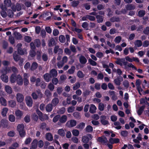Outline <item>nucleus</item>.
<instances>
[{
  "instance_id": "58836bf2",
  "label": "nucleus",
  "mask_w": 149,
  "mask_h": 149,
  "mask_svg": "<svg viewBox=\"0 0 149 149\" xmlns=\"http://www.w3.org/2000/svg\"><path fill=\"white\" fill-rule=\"evenodd\" d=\"M9 120L11 122H14L15 121V118L14 115L11 114L8 117Z\"/></svg>"
},
{
  "instance_id": "6ab92c4d",
  "label": "nucleus",
  "mask_w": 149,
  "mask_h": 149,
  "mask_svg": "<svg viewBox=\"0 0 149 149\" xmlns=\"http://www.w3.org/2000/svg\"><path fill=\"white\" fill-rule=\"evenodd\" d=\"M51 77H52L51 75H50V74L48 73L44 75V79L47 82H49V81Z\"/></svg>"
},
{
  "instance_id": "c03bdc74",
  "label": "nucleus",
  "mask_w": 149,
  "mask_h": 149,
  "mask_svg": "<svg viewBox=\"0 0 149 149\" xmlns=\"http://www.w3.org/2000/svg\"><path fill=\"white\" fill-rule=\"evenodd\" d=\"M96 18L98 22L99 23L103 21V17L99 15H97L96 16Z\"/></svg>"
},
{
  "instance_id": "864d4df0",
  "label": "nucleus",
  "mask_w": 149,
  "mask_h": 149,
  "mask_svg": "<svg viewBox=\"0 0 149 149\" xmlns=\"http://www.w3.org/2000/svg\"><path fill=\"white\" fill-rule=\"evenodd\" d=\"M75 70V68L74 66L71 67V68L68 70V72L70 74H72L74 73Z\"/></svg>"
},
{
  "instance_id": "473e14b6",
  "label": "nucleus",
  "mask_w": 149,
  "mask_h": 149,
  "mask_svg": "<svg viewBox=\"0 0 149 149\" xmlns=\"http://www.w3.org/2000/svg\"><path fill=\"white\" fill-rule=\"evenodd\" d=\"M50 75H52V77L56 76L57 72V71L54 69H53L50 72Z\"/></svg>"
},
{
  "instance_id": "5fc2aeb1",
  "label": "nucleus",
  "mask_w": 149,
  "mask_h": 149,
  "mask_svg": "<svg viewBox=\"0 0 149 149\" xmlns=\"http://www.w3.org/2000/svg\"><path fill=\"white\" fill-rule=\"evenodd\" d=\"M65 111V109L64 107L62 108L58 111V113L62 114L64 113Z\"/></svg>"
},
{
  "instance_id": "72a5a7b5",
  "label": "nucleus",
  "mask_w": 149,
  "mask_h": 149,
  "mask_svg": "<svg viewBox=\"0 0 149 149\" xmlns=\"http://www.w3.org/2000/svg\"><path fill=\"white\" fill-rule=\"evenodd\" d=\"M38 66V64L37 63L35 62H33L31 67V70H35Z\"/></svg>"
},
{
  "instance_id": "0e129e2a",
  "label": "nucleus",
  "mask_w": 149,
  "mask_h": 149,
  "mask_svg": "<svg viewBox=\"0 0 149 149\" xmlns=\"http://www.w3.org/2000/svg\"><path fill=\"white\" fill-rule=\"evenodd\" d=\"M107 45L111 48H113L115 47V45L114 43H111L109 41H108L107 42Z\"/></svg>"
},
{
  "instance_id": "aec40b11",
  "label": "nucleus",
  "mask_w": 149,
  "mask_h": 149,
  "mask_svg": "<svg viewBox=\"0 0 149 149\" xmlns=\"http://www.w3.org/2000/svg\"><path fill=\"white\" fill-rule=\"evenodd\" d=\"M17 83L19 85H22L23 84L22 78L20 75L17 76Z\"/></svg>"
},
{
  "instance_id": "2f4dec72",
  "label": "nucleus",
  "mask_w": 149,
  "mask_h": 149,
  "mask_svg": "<svg viewBox=\"0 0 149 149\" xmlns=\"http://www.w3.org/2000/svg\"><path fill=\"white\" fill-rule=\"evenodd\" d=\"M135 45L136 47H140L142 45V42L140 40H137L134 42Z\"/></svg>"
},
{
  "instance_id": "dca6fc26",
  "label": "nucleus",
  "mask_w": 149,
  "mask_h": 149,
  "mask_svg": "<svg viewBox=\"0 0 149 149\" xmlns=\"http://www.w3.org/2000/svg\"><path fill=\"white\" fill-rule=\"evenodd\" d=\"M59 102V100L58 98H54L52 101V104L53 106H55L57 105Z\"/></svg>"
},
{
  "instance_id": "c9c22d12",
  "label": "nucleus",
  "mask_w": 149,
  "mask_h": 149,
  "mask_svg": "<svg viewBox=\"0 0 149 149\" xmlns=\"http://www.w3.org/2000/svg\"><path fill=\"white\" fill-rule=\"evenodd\" d=\"M122 80V79L121 80L120 79L118 78L114 79V82L116 85L118 86H120L121 84V82Z\"/></svg>"
},
{
  "instance_id": "ea45409f",
  "label": "nucleus",
  "mask_w": 149,
  "mask_h": 149,
  "mask_svg": "<svg viewBox=\"0 0 149 149\" xmlns=\"http://www.w3.org/2000/svg\"><path fill=\"white\" fill-rule=\"evenodd\" d=\"M145 14V11L143 10H140L138 12V15L140 17L143 16Z\"/></svg>"
},
{
  "instance_id": "3c124183",
  "label": "nucleus",
  "mask_w": 149,
  "mask_h": 149,
  "mask_svg": "<svg viewBox=\"0 0 149 149\" xmlns=\"http://www.w3.org/2000/svg\"><path fill=\"white\" fill-rule=\"evenodd\" d=\"M80 84L79 83H75L73 86V89L74 90H77L80 87Z\"/></svg>"
},
{
  "instance_id": "c85d7f7f",
  "label": "nucleus",
  "mask_w": 149,
  "mask_h": 149,
  "mask_svg": "<svg viewBox=\"0 0 149 149\" xmlns=\"http://www.w3.org/2000/svg\"><path fill=\"white\" fill-rule=\"evenodd\" d=\"M55 43V40L54 38H52L50 39L49 41L48 45L49 46L51 47L53 46Z\"/></svg>"
},
{
  "instance_id": "37998d69",
  "label": "nucleus",
  "mask_w": 149,
  "mask_h": 149,
  "mask_svg": "<svg viewBox=\"0 0 149 149\" xmlns=\"http://www.w3.org/2000/svg\"><path fill=\"white\" fill-rule=\"evenodd\" d=\"M121 40V37L120 36H118L116 37L114 41L115 43L118 44L120 42Z\"/></svg>"
},
{
  "instance_id": "603ef678",
  "label": "nucleus",
  "mask_w": 149,
  "mask_h": 149,
  "mask_svg": "<svg viewBox=\"0 0 149 149\" xmlns=\"http://www.w3.org/2000/svg\"><path fill=\"white\" fill-rule=\"evenodd\" d=\"M74 109L75 107H70L68 108L67 111L69 113L72 112L74 111Z\"/></svg>"
},
{
  "instance_id": "9d476101",
  "label": "nucleus",
  "mask_w": 149,
  "mask_h": 149,
  "mask_svg": "<svg viewBox=\"0 0 149 149\" xmlns=\"http://www.w3.org/2000/svg\"><path fill=\"white\" fill-rule=\"evenodd\" d=\"M38 141L35 139L33 141L31 144L30 149H36L37 147Z\"/></svg>"
},
{
  "instance_id": "4be33fe9",
  "label": "nucleus",
  "mask_w": 149,
  "mask_h": 149,
  "mask_svg": "<svg viewBox=\"0 0 149 149\" xmlns=\"http://www.w3.org/2000/svg\"><path fill=\"white\" fill-rule=\"evenodd\" d=\"M67 117L65 115L62 116L59 119V121L61 123H64L67 120Z\"/></svg>"
},
{
  "instance_id": "ddd939ff",
  "label": "nucleus",
  "mask_w": 149,
  "mask_h": 149,
  "mask_svg": "<svg viewBox=\"0 0 149 149\" xmlns=\"http://www.w3.org/2000/svg\"><path fill=\"white\" fill-rule=\"evenodd\" d=\"M8 111V108L4 107L2 108L1 110V114L3 116H6L7 113Z\"/></svg>"
},
{
  "instance_id": "39448f33",
  "label": "nucleus",
  "mask_w": 149,
  "mask_h": 149,
  "mask_svg": "<svg viewBox=\"0 0 149 149\" xmlns=\"http://www.w3.org/2000/svg\"><path fill=\"white\" fill-rule=\"evenodd\" d=\"M0 8L2 10L1 12V16L3 17H6L7 15V14L5 12L6 8L5 7H4L3 4H1L0 5Z\"/></svg>"
},
{
  "instance_id": "774afa93",
  "label": "nucleus",
  "mask_w": 149,
  "mask_h": 149,
  "mask_svg": "<svg viewBox=\"0 0 149 149\" xmlns=\"http://www.w3.org/2000/svg\"><path fill=\"white\" fill-rule=\"evenodd\" d=\"M35 44L37 47H39L40 45V40L38 39L36 40H35Z\"/></svg>"
},
{
  "instance_id": "6e6d98bb",
  "label": "nucleus",
  "mask_w": 149,
  "mask_h": 149,
  "mask_svg": "<svg viewBox=\"0 0 149 149\" xmlns=\"http://www.w3.org/2000/svg\"><path fill=\"white\" fill-rule=\"evenodd\" d=\"M53 35L55 36H57L59 34V31L58 29H54L53 31Z\"/></svg>"
},
{
  "instance_id": "bb28decb",
  "label": "nucleus",
  "mask_w": 149,
  "mask_h": 149,
  "mask_svg": "<svg viewBox=\"0 0 149 149\" xmlns=\"http://www.w3.org/2000/svg\"><path fill=\"white\" fill-rule=\"evenodd\" d=\"M57 133L62 136H64L65 135L64 130L63 129H59Z\"/></svg>"
},
{
  "instance_id": "8fccbe9b",
  "label": "nucleus",
  "mask_w": 149,
  "mask_h": 149,
  "mask_svg": "<svg viewBox=\"0 0 149 149\" xmlns=\"http://www.w3.org/2000/svg\"><path fill=\"white\" fill-rule=\"evenodd\" d=\"M144 107L142 106L140 107L139 109L137 110V113L139 115H140L141 114L144 109Z\"/></svg>"
},
{
  "instance_id": "a878e982",
  "label": "nucleus",
  "mask_w": 149,
  "mask_h": 149,
  "mask_svg": "<svg viewBox=\"0 0 149 149\" xmlns=\"http://www.w3.org/2000/svg\"><path fill=\"white\" fill-rule=\"evenodd\" d=\"M16 80H17V76L16 77L15 74H12L10 78L11 83H13L15 82Z\"/></svg>"
},
{
  "instance_id": "bf43d9fd",
  "label": "nucleus",
  "mask_w": 149,
  "mask_h": 149,
  "mask_svg": "<svg viewBox=\"0 0 149 149\" xmlns=\"http://www.w3.org/2000/svg\"><path fill=\"white\" fill-rule=\"evenodd\" d=\"M111 120L113 121L114 122L116 121L117 119V116L115 115H113L110 117Z\"/></svg>"
},
{
  "instance_id": "69168bd1",
  "label": "nucleus",
  "mask_w": 149,
  "mask_h": 149,
  "mask_svg": "<svg viewBox=\"0 0 149 149\" xmlns=\"http://www.w3.org/2000/svg\"><path fill=\"white\" fill-rule=\"evenodd\" d=\"M73 116L74 117L76 118H80V117L79 113L77 112H75L74 113Z\"/></svg>"
},
{
  "instance_id": "09e8293b",
  "label": "nucleus",
  "mask_w": 149,
  "mask_h": 149,
  "mask_svg": "<svg viewBox=\"0 0 149 149\" xmlns=\"http://www.w3.org/2000/svg\"><path fill=\"white\" fill-rule=\"evenodd\" d=\"M77 75L78 77L80 78H82L84 76V75L82 72L80 71H79L77 72Z\"/></svg>"
},
{
  "instance_id": "e433bc0d",
  "label": "nucleus",
  "mask_w": 149,
  "mask_h": 149,
  "mask_svg": "<svg viewBox=\"0 0 149 149\" xmlns=\"http://www.w3.org/2000/svg\"><path fill=\"white\" fill-rule=\"evenodd\" d=\"M73 135L75 136H77L79 134V130L77 129L73 130L72 131Z\"/></svg>"
},
{
  "instance_id": "4c0bfd02",
  "label": "nucleus",
  "mask_w": 149,
  "mask_h": 149,
  "mask_svg": "<svg viewBox=\"0 0 149 149\" xmlns=\"http://www.w3.org/2000/svg\"><path fill=\"white\" fill-rule=\"evenodd\" d=\"M85 129L86 131L88 132H91L93 131V127L89 125L87 126Z\"/></svg>"
},
{
  "instance_id": "e2e57ef3",
  "label": "nucleus",
  "mask_w": 149,
  "mask_h": 149,
  "mask_svg": "<svg viewBox=\"0 0 149 149\" xmlns=\"http://www.w3.org/2000/svg\"><path fill=\"white\" fill-rule=\"evenodd\" d=\"M8 16L10 17H13V11L11 10H9L7 12Z\"/></svg>"
},
{
  "instance_id": "f03ea898",
  "label": "nucleus",
  "mask_w": 149,
  "mask_h": 149,
  "mask_svg": "<svg viewBox=\"0 0 149 149\" xmlns=\"http://www.w3.org/2000/svg\"><path fill=\"white\" fill-rule=\"evenodd\" d=\"M9 71L7 69L6 70L3 71V74L1 76V79L2 81L5 83H7L8 81V77L4 74V73L6 74L7 73L9 72Z\"/></svg>"
},
{
  "instance_id": "cd10ccee",
  "label": "nucleus",
  "mask_w": 149,
  "mask_h": 149,
  "mask_svg": "<svg viewBox=\"0 0 149 149\" xmlns=\"http://www.w3.org/2000/svg\"><path fill=\"white\" fill-rule=\"evenodd\" d=\"M52 105L50 104H48L46 107V109L48 112H50L52 109Z\"/></svg>"
},
{
  "instance_id": "1a4fd4ad",
  "label": "nucleus",
  "mask_w": 149,
  "mask_h": 149,
  "mask_svg": "<svg viewBox=\"0 0 149 149\" xmlns=\"http://www.w3.org/2000/svg\"><path fill=\"white\" fill-rule=\"evenodd\" d=\"M17 100L18 102H22L24 100V97L21 94L18 93L16 95Z\"/></svg>"
},
{
  "instance_id": "423d86ee",
  "label": "nucleus",
  "mask_w": 149,
  "mask_h": 149,
  "mask_svg": "<svg viewBox=\"0 0 149 149\" xmlns=\"http://www.w3.org/2000/svg\"><path fill=\"white\" fill-rule=\"evenodd\" d=\"M106 116L104 115L100 117V121L102 124L104 125H105L108 123V122L106 120Z\"/></svg>"
},
{
  "instance_id": "f704fd0d",
  "label": "nucleus",
  "mask_w": 149,
  "mask_h": 149,
  "mask_svg": "<svg viewBox=\"0 0 149 149\" xmlns=\"http://www.w3.org/2000/svg\"><path fill=\"white\" fill-rule=\"evenodd\" d=\"M105 107L104 104L102 103H100L99 104L98 108L100 111H103Z\"/></svg>"
},
{
  "instance_id": "f3484780",
  "label": "nucleus",
  "mask_w": 149,
  "mask_h": 149,
  "mask_svg": "<svg viewBox=\"0 0 149 149\" xmlns=\"http://www.w3.org/2000/svg\"><path fill=\"white\" fill-rule=\"evenodd\" d=\"M8 105L11 107H14L16 105V102L14 100H10L8 102Z\"/></svg>"
},
{
  "instance_id": "9b49d317",
  "label": "nucleus",
  "mask_w": 149,
  "mask_h": 149,
  "mask_svg": "<svg viewBox=\"0 0 149 149\" xmlns=\"http://www.w3.org/2000/svg\"><path fill=\"white\" fill-rule=\"evenodd\" d=\"M97 109L96 107L93 104H91L89 109V112L91 113H95Z\"/></svg>"
},
{
  "instance_id": "79ce46f5",
  "label": "nucleus",
  "mask_w": 149,
  "mask_h": 149,
  "mask_svg": "<svg viewBox=\"0 0 149 149\" xmlns=\"http://www.w3.org/2000/svg\"><path fill=\"white\" fill-rule=\"evenodd\" d=\"M59 40L60 42H61L64 43L65 41V37L64 36L61 35L59 36Z\"/></svg>"
},
{
  "instance_id": "5701e85b",
  "label": "nucleus",
  "mask_w": 149,
  "mask_h": 149,
  "mask_svg": "<svg viewBox=\"0 0 149 149\" xmlns=\"http://www.w3.org/2000/svg\"><path fill=\"white\" fill-rule=\"evenodd\" d=\"M97 141H98L103 143H106L107 141V138L104 136L99 137L97 139Z\"/></svg>"
},
{
  "instance_id": "052dcab7",
  "label": "nucleus",
  "mask_w": 149,
  "mask_h": 149,
  "mask_svg": "<svg viewBox=\"0 0 149 149\" xmlns=\"http://www.w3.org/2000/svg\"><path fill=\"white\" fill-rule=\"evenodd\" d=\"M127 66L131 68L133 70H136V68L131 63H128Z\"/></svg>"
},
{
  "instance_id": "393cba45",
  "label": "nucleus",
  "mask_w": 149,
  "mask_h": 149,
  "mask_svg": "<svg viewBox=\"0 0 149 149\" xmlns=\"http://www.w3.org/2000/svg\"><path fill=\"white\" fill-rule=\"evenodd\" d=\"M135 8V6L132 4L127 5L126 7V9L127 10H134Z\"/></svg>"
},
{
  "instance_id": "4468645a",
  "label": "nucleus",
  "mask_w": 149,
  "mask_h": 149,
  "mask_svg": "<svg viewBox=\"0 0 149 149\" xmlns=\"http://www.w3.org/2000/svg\"><path fill=\"white\" fill-rule=\"evenodd\" d=\"M0 103L1 105L5 107L7 105V101L3 97H1L0 98Z\"/></svg>"
},
{
  "instance_id": "49530a36",
  "label": "nucleus",
  "mask_w": 149,
  "mask_h": 149,
  "mask_svg": "<svg viewBox=\"0 0 149 149\" xmlns=\"http://www.w3.org/2000/svg\"><path fill=\"white\" fill-rule=\"evenodd\" d=\"M36 111L38 115L40 117V120H42L43 119V118L42 117V116H43L42 113L38 109H37Z\"/></svg>"
},
{
  "instance_id": "de8ad7c7",
  "label": "nucleus",
  "mask_w": 149,
  "mask_h": 149,
  "mask_svg": "<svg viewBox=\"0 0 149 149\" xmlns=\"http://www.w3.org/2000/svg\"><path fill=\"white\" fill-rule=\"evenodd\" d=\"M88 62L91 65L93 66H95L97 65L96 63L91 58L88 59Z\"/></svg>"
},
{
  "instance_id": "13d9d810",
  "label": "nucleus",
  "mask_w": 149,
  "mask_h": 149,
  "mask_svg": "<svg viewBox=\"0 0 149 149\" xmlns=\"http://www.w3.org/2000/svg\"><path fill=\"white\" fill-rule=\"evenodd\" d=\"M70 48L71 50L74 53H76V49L75 47L73 45H71L70 47Z\"/></svg>"
},
{
  "instance_id": "b1692460",
  "label": "nucleus",
  "mask_w": 149,
  "mask_h": 149,
  "mask_svg": "<svg viewBox=\"0 0 149 149\" xmlns=\"http://www.w3.org/2000/svg\"><path fill=\"white\" fill-rule=\"evenodd\" d=\"M46 139L49 141H52L53 139V137L50 133H47L46 135Z\"/></svg>"
},
{
  "instance_id": "680f3d73",
  "label": "nucleus",
  "mask_w": 149,
  "mask_h": 149,
  "mask_svg": "<svg viewBox=\"0 0 149 149\" xmlns=\"http://www.w3.org/2000/svg\"><path fill=\"white\" fill-rule=\"evenodd\" d=\"M31 139L30 137L26 139L24 143L26 145L29 144L31 141Z\"/></svg>"
},
{
  "instance_id": "a18cd8bd",
  "label": "nucleus",
  "mask_w": 149,
  "mask_h": 149,
  "mask_svg": "<svg viewBox=\"0 0 149 149\" xmlns=\"http://www.w3.org/2000/svg\"><path fill=\"white\" fill-rule=\"evenodd\" d=\"M17 50L18 53L20 54L23 55L26 53V50L25 49L23 50L21 49H18Z\"/></svg>"
},
{
  "instance_id": "20e7f679",
  "label": "nucleus",
  "mask_w": 149,
  "mask_h": 149,
  "mask_svg": "<svg viewBox=\"0 0 149 149\" xmlns=\"http://www.w3.org/2000/svg\"><path fill=\"white\" fill-rule=\"evenodd\" d=\"M26 103L28 106L31 107L32 105L33 101L31 98L29 97L28 96L26 98Z\"/></svg>"
},
{
  "instance_id": "a211bd4d",
  "label": "nucleus",
  "mask_w": 149,
  "mask_h": 149,
  "mask_svg": "<svg viewBox=\"0 0 149 149\" xmlns=\"http://www.w3.org/2000/svg\"><path fill=\"white\" fill-rule=\"evenodd\" d=\"M12 8L13 11H15L16 10L18 11L21 9V6L20 4H17L16 7H15V6H12Z\"/></svg>"
},
{
  "instance_id": "c756f323",
  "label": "nucleus",
  "mask_w": 149,
  "mask_h": 149,
  "mask_svg": "<svg viewBox=\"0 0 149 149\" xmlns=\"http://www.w3.org/2000/svg\"><path fill=\"white\" fill-rule=\"evenodd\" d=\"M11 1L10 0H5L4 1V3L5 6L4 7H9L11 5Z\"/></svg>"
},
{
  "instance_id": "7ed1b4c3",
  "label": "nucleus",
  "mask_w": 149,
  "mask_h": 149,
  "mask_svg": "<svg viewBox=\"0 0 149 149\" xmlns=\"http://www.w3.org/2000/svg\"><path fill=\"white\" fill-rule=\"evenodd\" d=\"M92 137L90 134H87L86 136H84L82 137V141L84 143H87L89 139H92Z\"/></svg>"
},
{
  "instance_id": "4d7b16f0",
  "label": "nucleus",
  "mask_w": 149,
  "mask_h": 149,
  "mask_svg": "<svg viewBox=\"0 0 149 149\" xmlns=\"http://www.w3.org/2000/svg\"><path fill=\"white\" fill-rule=\"evenodd\" d=\"M24 40L25 41L28 42H29L31 40V37L29 36H25L24 37Z\"/></svg>"
},
{
  "instance_id": "6e6552de",
  "label": "nucleus",
  "mask_w": 149,
  "mask_h": 149,
  "mask_svg": "<svg viewBox=\"0 0 149 149\" xmlns=\"http://www.w3.org/2000/svg\"><path fill=\"white\" fill-rule=\"evenodd\" d=\"M15 115L17 119H20L23 115V112L19 110H17L15 111Z\"/></svg>"
},
{
  "instance_id": "2eb2a0df",
  "label": "nucleus",
  "mask_w": 149,
  "mask_h": 149,
  "mask_svg": "<svg viewBox=\"0 0 149 149\" xmlns=\"http://www.w3.org/2000/svg\"><path fill=\"white\" fill-rule=\"evenodd\" d=\"M24 85H27L29 84V80L28 79L29 77V76L26 73H24Z\"/></svg>"
},
{
  "instance_id": "f8f14e48",
  "label": "nucleus",
  "mask_w": 149,
  "mask_h": 149,
  "mask_svg": "<svg viewBox=\"0 0 149 149\" xmlns=\"http://www.w3.org/2000/svg\"><path fill=\"white\" fill-rule=\"evenodd\" d=\"M80 62L81 64H85L87 62V60L86 58L83 56H81L79 58Z\"/></svg>"
},
{
  "instance_id": "338daca9",
  "label": "nucleus",
  "mask_w": 149,
  "mask_h": 149,
  "mask_svg": "<svg viewBox=\"0 0 149 149\" xmlns=\"http://www.w3.org/2000/svg\"><path fill=\"white\" fill-rule=\"evenodd\" d=\"M92 118L96 120H97L99 118V116L97 114H94L92 115L91 116Z\"/></svg>"
},
{
  "instance_id": "a19ab883",
  "label": "nucleus",
  "mask_w": 149,
  "mask_h": 149,
  "mask_svg": "<svg viewBox=\"0 0 149 149\" xmlns=\"http://www.w3.org/2000/svg\"><path fill=\"white\" fill-rule=\"evenodd\" d=\"M114 124L116 127H115V128L119 130L121 128V126H120V123L119 122H116L114 123Z\"/></svg>"
},
{
  "instance_id": "7c9ffc66",
  "label": "nucleus",
  "mask_w": 149,
  "mask_h": 149,
  "mask_svg": "<svg viewBox=\"0 0 149 149\" xmlns=\"http://www.w3.org/2000/svg\"><path fill=\"white\" fill-rule=\"evenodd\" d=\"M79 1H72L71 4V6L73 7H77L79 4Z\"/></svg>"
},
{
  "instance_id": "0eeeda50",
  "label": "nucleus",
  "mask_w": 149,
  "mask_h": 149,
  "mask_svg": "<svg viewBox=\"0 0 149 149\" xmlns=\"http://www.w3.org/2000/svg\"><path fill=\"white\" fill-rule=\"evenodd\" d=\"M67 123L68 124V126L69 127H72L76 125L77 122L75 120H71L68 121Z\"/></svg>"
},
{
  "instance_id": "f257e3e1",
  "label": "nucleus",
  "mask_w": 149,
  "mask_h": 149,
  "mask_svg": "<svg viewBox=\"0 0 149 149\" xmlns=\"http://www.w3.org/2000/svg\"><path fill=\"white\" fill-rule=\"evenodd\" d=\"M17 130L19 132L20 136L22 137H24L25 134L24 131V125L23 124L18 125L17 126Z\"/></svg>"
},
{
  "instance_id": "412c9836",
  "label": "nucleus",
  "mask_w": 149,
  "mask_h": 149,
  "mask_svg": "<svg viewBox=\"0 0 149 149\" xmlns=\"http://www.w3.org/2000/svg\"><path fill=\"white\" fill-rule=\"evenodd\" d=\"M5 90L9 94H11L12 92L11 88L8 85L5 86Z\"/></svg>"
}]
</instances>
